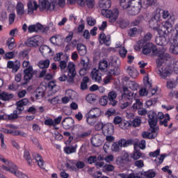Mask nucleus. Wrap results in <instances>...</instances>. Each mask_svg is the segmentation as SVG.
<instances>
[{
  "instance_id": "nucleus-22",
  "label": "nucleus",
  "mask_w": 178,
  "mask_h": 178,
  "mask_svg": "<svg viewBox=\"0 0 178 178\" xmlns=\"http://www.w3.org/2000/svg\"><path fill=\"white\" fill-rule=\"evenodd\" d=\"M90 76L92 77V79L95 81H97V83H99V81H102V74L101 72H99V70H92Z\"/></svg>"
},
{
  "instance_id": "nucleus-9",
  "label": "nucleus",
  "mask_w": 178,
  "mask_h": 178,
  "mask_svg": "<svg viewBox=\"0 0 178 178\" xmlns=\"http://www.w3.org/2000/svg\"><path fill=\"white\" fill-rule=\"evenodd\" d=\"M149 131H153L156 133L158 131V127H156V123H158V119L156 117V113L154 111H149Z\"/></svg>"
},
{
  "instance_id": "nucleus-30",
  "label": "nucleus",
  "mask_w": 178,
  "mask_h": 178,
  "mask_svg": "<svg viewBox=\"0 0 178 178\" xmlns=\"http://www.w3.org/2000/svg\"><path fill=\"white\" fill-rule=\"evenodd\" d=\"M27 6L29 13H33L34 10H37V9H38V4L37 3V1L28 2Z\"/></svg>"
},
{
  "instance_id": "nucleus-35",
  "label": "nucleus",
  "mask_w": 178,
  "mask_h": 178,
  "mask_svg": "<svg viewBox=\"0 0 178 178\" xmlns=\"http://www.w3.org/2000/svg\"><path fill=\"white\" fill-rule=\"evenodd\" d=\"M6 45L10 51L15 49L17 47L16 43L15 42V38H8L6 41Z\"/></svg>"
},
{
  "instance_id": "nucleus-48",
  "label": "nucleus",
  "mask_w": 178,
  "mask_h": 178,
  "mask_svg": "<svg viewBox=\"0 0 178 178\" xmlns=\"http://www.w3.org/2000/svg\"><path fill=\"white\" fill-rule=\"evenodd\" d=\"M130 0H120V6L122 9H129L130 8Z\"/></svg>"
},
{
  "instance_id": "nucleus-1",
  "label": "nucleus",
  "mask_w": 178,
  "mask_h": 178,
  "mask_svg": "<svg viewBox=\"0 0 178 178\" xmlns=\"http://www.w3.org/2000/svg\"><path fill=\"white\" fill-rule=\"evenodd\" d=\"M59 68L63 73L67 72V76L69 77L67 83L73 84V83H74V77H76V74H77V72H76V65L72 62L67 64L66 61L60 60L58 65V69Z\"/></svg>"
},
{
  "instance_id": "nucleus-10",
  "label": "nucleus",
  "mask_w": 178,
  "mask_h": 178,
  "mask_svg": "<svg viewBox=\"0 0 178 178\" xmlns=\"http://www.w3.org/2000/svg\"><path fill=\"white\" fill-rule=\"evenodd\" d=\"M156 73H158L160 77L164 80H168V77L170 78L172 76H173V74H172L173 71L172 70V67L170 66H167L164 68H156Z\"/></svg>"
},
{
  "instance_id": "nucleus-46",
  "label": "nucleus",
  "mask_w": 178,
  "mask_h": 178,
  "mask_svg": "<svg viewBox=\"0 0 178 178\" xmlns=\"http://www.w3.org/2000/svg\"><path fill=\"white\" fill-rule=\"evenodd\" d=\"M95 117L92 116L91 114H89L88 113L86 114V122L90 126H94L95 124Z\"/></svg>"
},
{
  "instance_id": "nucleus-28",
  "label": "nucleus",
  "mask_w": 178,
  "mask_h": 178,
  "mask_svg": "<svg viewBox=\"0 0 178 178\" xmlns=\"http://www.w3.org/2000/svg\"><path fill=\"white\" fill-rule=\"evenodd\" d=\"M81 65L83 66V68L88 69L90 70L91 69V63H90V58L88 57L85 56L81 60Z\"/></svg>"
},
{
  "instance_id": "nucleus-42",
  "label": "nucleus",
  "mask_w": 178,
  "mask_h": 178,
  "mask_svg": "<svg viewBox=\"0 0 178 178\" xmlns=\"http://www.w3.org/2000/svg\"><path fill=\"white\" fill-rule=\"evenodd\" d=\"M13 98V94H9L8 92H3L0 93V99L2 101H9Z\"/></svg>"
},
{
  "instance_id": "nucleus-47",
  "label": "nucleus",
  "mask_w": 178,
  "mask_h": 178,
  "mask_svg": "<svg viewBox=\"0 0 178 178\" xmlns=\"http://www.w3.org/2000/svg\"><path fill=\"white\" fill-rule=\"evenodd\" d=\"M99 69L102 72H106V70L108 69V61L106 60L100 61L99 63Z\"/></svg>"
},
{
  "instance_id": "nucleus-60",
  "label": "nucleus",
  "mask_w": 178,
  "mask_h": 178,
  "mask_svg": "<svg viewBox=\"0 0 178 178\" xmlns=\"http://www.w3.org/2000/svg\"><path fill=\"white\" fill-rule=\"evenodd\" d=\"M165 158H166V154H161L160 156V157H157L155 160L154 162L156 163V164L158 165H161V163H162V162H163V159H165Z\"/></svg>"
},
{
  "instance_id": "nucleus-24",
  "label": "nucleus",
  "mask_w": 178,
  "mask_h": 178,
  "mask_svg": "<svg viewBox=\"0 0 178 178\" xmlns=\"http://www.w3.org/2000/svg\"><path fill=\"white\" fill-rule=\"evenodd\" d=\"M112 5V2L111 0H99V6L102 9V10H109V8H111Z\"/></svg>"
},
{
  "instance_id": "nucleus-34",
  "label": "nucleus",
  "mask_w": 178,
  "mask_h": 178,
  "mask_svg": "<svg viewBox=\"0 0 178 178\" xmlns=\"http://www.w3.org/2000/svg\"><path fill=\"white\" fill-rule=\"evenodd\" d=\"M162 16H163V19H168V21H166V22H169V23L175 22V15H170L169 13V11L168 10H164L163 12Z\"/></svg>"
},
{
  "instance_id": "nucleus-23",
  "label": "nucleus",
  "mask_w": 178,
  "mask_h": 178,
  "mask_svg": "<svg viewBox=\"0 0 178 178\" xmlns=\"http://www.w3.org/2000/svg\"><path fill=\"white\" fill-rule=\"evenodd\" d=\"M47 88L44 86H40L35 90V98L37 99H41L45 94Z\"/></svg>"
},
{
  "instance_id": "nucleus-38",
  "label": "nucleus",
  "mask_w": 178,
  "mask_h": 178,
  "mask_svg": "<svg viewBox=\"0 0 178 178\" xmlns=\"http://www.w3.org/2000/svg\"><path fill=\"white\" fill-rule=\"evenodd\" d=\"M88 83H90V78L88 76H84L81 83V90H87L88 88Z\"/></svg>"
},
{
  "instance_id": "nucleus-14",
  "label": "nucleus",
  "mask_w": 178,
  "mask_h": 178,
  "mask_svg": "<svg viewBox=\"0 0 178 178\" xmlns=\"http://www.w3.org/2000/svg\"><path fill=\"white\" fill-rule=\"evenodd\" d=\"M149 27L153 29L154 31H157L159 33L160 27H159V15H155L154 17L151 18L149 22Z\"/></svg>"
},
{
  "instance_id": "nucleus-51",
  "label": "nucleus",
  "mask_w": 178,
  "mask_h": 178,
  "mask_svg": "<svg viewBox=\"0 0 178 178\" xmlns=\"http://www.w3.org/2000/svg\"><path fill=\"white\" fill-rule=\"evenodd\" d=\"M86 101L90 104H92V102H95L97 101V95L95 94H89L86 96Z\"/></svg>"
},
{
  "instance_id": "nucleus-52",
  "label": "nucleus",
  "mask_w": 178,
  "mask_h": 178,
  "mask_svg": "<svg viewBox=\"0 0 178 178\" xmlns=\"http://www.w3.org/2000/svg\"><path fill=\"white\" fill-rule=\"evenodd\" d=\"M170 52L173 55H178V44H173L171 43L170 46Z\"/></svg>"
},
{
  "instance_id": "nucleus-62",
  "label": "nucleus",
  "mask_w": 178,
  "mask_h": 178,
  "mask_svg": "<svg viewBox=\"0 0 178 178\" xmlns=\"http://www.w3.org/2000/svg\"><path fill=\"white\" fill-rule=\"evenodd\" d=\"M88 136H91V131H82V133H81V135H79V137L78 138H86V137H88Z\"/></svg>"
},
{
  "instance_id": "nucleus-13",
  "label": "nucleus",
  "mask_w": 178,
  "mask_h": 178,
  "mask_svg": "<svg viewBox=\"0 0 178 178\" xmlns=\"http://www.w3.org/2000/svg\"><path fill=\"white\" fill-rule=\"evenodd\" d=\"M157 121L160 120L161 126H163L164 127H168V123L170 121V117L169 114L163 115V113L159 112L156 114Z\"/></svg>"
},
{
  "instance_id": "nucleus-57",
  "label": "nucleus",
  "mask_w": 178,
  "mask_h": 178,
  "mask_svg": "<svg viewBox=\"0 0 178 178\" xmlns=\"http://www.w3.org/2000/svg\"><path fill=\"white\" fill-rule=\"evenodd\" d=\"M129 123H130L131 126H132L133 127H138V126H140V124H141V120H140L138 118H135L133 120V121H131Z\"/></svg>"
},
{
  "instance_id": "nucleus-29",
  "label": "nucleus",
  "mask_w": 178,
  "mask_h": 178,
  "mask_svg": "<svg viewBox=\"0 0 178 178\" xmlns=\"http://www.w3.org/2000/svg\"><path fill=\"white\" fill-rule=\"evenodd\" d=\"M76 49L81 56H84L87 54V47L83 44L79 43L76 46Z\"/></svg>"
},
{
  "instance_id": "nucleus-40",
  "label": "nucleus",
  "mask_w": 178,
  "mask_h": 178,
  "mask_svg": "<svg viewBox=\"0 0 178 178\" xmlns=\"http://www.w3.org/2000/svg\"><path fill=\"white\" fill-rule=\"evenodd\" d=\"M16 9L17 15L19 16H23V14L24 13V4H23L22 2H18Z\"/></svg>"
},
{
  "instance_id": "nucleus-15",
  "label": "nucleus",
  "mask_w": 178,
  "mask_h": 178,
  "mask_svg": "<svg viewBox=\"0 0 178 178\" xmlns=\"http://www.w3.org/2000/svg\"><path fill=\"white\" fill-rule=\"evenodd\" d=\"M177 84L178 76L172 75L167 81L166 87L168 90H172V88H176Z\"/></svg>"
},
{
  "instance_id": "nucleus-11",
  "label": "nucleus",
  "mask_w": 178,
  "mask_h": 178,
  "mask_svg": "<svg viewBox=\"0 0 178 178\" xmlns=\"http://www.w3.org/2000/svg\"><path fill=\"white\" fill-rule=\"evenodd\" d=\"M40 41H41V36L35 35L29 38L25 42V45L29 47V48H37V47H40Z\"/></svg>"
},
{
  "instance_id": "nucleus-19",
  "label": "nucleus",
  "mask_w": 178,
  "mask_h": 178,
  "mask_svg": "<svg viewBox=\"0 0 178 178\" xmlns=\"http://www.w3.org/2000/svg\"><path fill=\"white\" fill-rule=\"evenodd\" d=\"M170 58L169 54H159V58L156 60L157 69L162 68V65L165 63V60H168Z\"/></svg>"
},
{
  "instance_id": "nucleus-5",
  "label": "nucleus",
  "mask_w": 178,
  "mask_h": 178,
  "mask_svg": "<svg viewBox=\"0 0 178 178\" xmlns=\"http://www.w3.org/2000/svg\"><path fill=\"white\" fill-rule=\"evenodd\" d=\"M138 49H141V48H143V54H144V55H148L151 51L154 55H156V54H158V49L156 48V46L151 42H147L144 44L143 41L140 40L138 42Z\"/></svg>"
},
{
  "instance_id": "nucleus-37",
  "label": "nucleus",
  "mask_w": 178,
  "mask_h": 178,
  "mask_svg": "<svg viewBox=\"0 0 178 178\" xmlns=\"http://www.w3.org/2000/svg\"><path fill=\"white\" fill-rule=\"evenodd\" d=\"M108 76H118L120 73V70L118 67H111L108 70Z\"/></svg>"
},
{
  "instance_id": "nucleus-43",
  "label": "nucleus",
  "mask_w": 178,
  "mask_h": 178,
  "mask_svg": "<svg viewBox=\"0 0 178 178\" xmlns=\"http://www.w3.org/2000/svg\"><path fill=\"white\" fill-rule=\"evenodd\" d=\"M83 131H84V128L80 126H76L72 129V132L76 136L77 138H79Z\"/></svg>"
},
{
  "instance_id": "nucleus-18",
  "label": "nucleus",
  "mask_w": 178,
  "mask_h": 178,
  "mask_svg": "<svg viewBox=\"0 0 178 178\" xmlns=\"http://www.w3.org/2000/svg\"><path fill=\"white\" fill-rule=\"evenodd\" d=\"M168 35H170L165 34L164 36L157 37L155 40L156 44L160 47H166L169 44V38H168Z\"/></svg>"
},
{
  "instance_id": "nucleus-31",
  "label": "nucleus",
  "mask_w": 178,
  "mask_h": 178,
  "mask_svg": "<svg viewBox=\"0 0 178 178\" xmlns=\"http://www.w3.org/2000/svg\"><path fill=\"white\" fill-rule=\"evenodd\" d=\"M88 113L91 115L95 119H98L102 115L101 109L98 108H92Z\"/></svg>"
},
{
  "instance_id": "nucleus-4",
  "label": "nucleus",
  "mask_w": 178,
  "mask_h": 178,
  "mask_svg": "<svg viewBox=\"0 0 178 178\" xmlns=\"http://www.w3.org/2000/svg\"><path fill=\"white\" fill-rule=\"evenodd\" d=\"M6 163H8V166L3 165L2 168L3 170H6L7 172H10V173H12L13 175H15L16 177L19 178H29V176H27L26 174L18 171L19 168H17V165L13 163L12 161H7Z\"/></svg>"
},
{
  "instance_id": "nucleus-56",
  "label": "nucleus",
  "mask_w": 178,
  "mask_h": 178,
  "mask_svg": "<svg viewBox=\"0 0 178 178\" xmlns=\"http://www.w3.org/2000/svg\"><path fill=\"white\" fill-rule=\"evenodd\" d=\"M156 174L154 171H147L144 172L143 178H154Z\"/></svg>"
},
{
  "instance_id": "nucleus-39",
  "label": "nucleus",
  "mask_w": 178,
  "mask_h": 178,
  "mask_svg": "<svg viewBox=\"0 0 178 178\" xmlns=\"http://www.w3.org/2000/svg\"><path fill=\"white\" fill-rule=\"evenodd\" d=\"M39 51L43 56L48 55V54H51V48H49V47L45 44L40 46L39 48Z\"/></svg>"
},
{
  "instance_id": "nucleus-6",
  "label": "nucleus",
  "mask_w": 178,
  "mask_h": 178,
  "mask_svg": "<svg viewBox=\"0 0 178 178\" xmlns=\"http://www.w3.org/2000/svg\"><path fill=\"white\" fill-rule=\"evenodd\" d=\"M175 31L173 30L172 23L169 22H164L161 26V31L166 35H170V37H173L175 35H178V24L175 26Z\"/></svg>"
},
{
  "instance_id": "nucleus-25",
  "label": "nucleus",
  "mask_w": 178,
  "mask_h": 178,
  "mask_svg": "<svg viewBox=\"0 0 178 178\" xmlns=\"http://www.w3.org/2000/svg\"><path fill=\"white\" fill-rule=\"evenodd\" d=\"M42 30V25L41 24L31 25L28 27L29 33H41Z\"/></svg>"
},
{
  "instance_id": "nucleus-49",
  "label": "nucleus",
  "mask_w": 178,
  "mask_h": 178,
  "mask_svg": "<svg viewBox=\"0 0 178 178\" xmlns=\"http://www.w3.org/2000/svg\"><path fill=\"white\" fill-rule=\"evenodd\" d=\"M49 60H40L38 63V66L40 69H48L49 67Z\"/></svg>"
},
{
  "instance_id": "nucleus-59",
  "label": "nucleus",
  "mask_w": 178,
  "mask_h": 178,
  "mask_svg": "<svg viewBox=\"0 0 178 178\" xmlns=\"http://www.w3.org/2000/svg\"><path fill=\"white\" fill-rule=\"evenodd\" d=\"M130 6H143V4L141 3V0H130Z\"/></svg>"
},
{
  "instance_id": "nucleus-33",
  "label": "nucleus",
  "mask_w": 178,
  "mask_h": 178,
  "mask_svg": "<svg viewBox=\"0 0 178 178\" xmlns=\"http://www.w3.org/2000/svg\"><path fill=\"white\" fill-rule=\"evenodd\" d=\"M141 7L137 6H131V8L129 10L128 13L131 16H136V15H138L140 13V10Z\"/></svg>"
},
{
  "instance_id": "nucleus-21",
  "label": "nucleus",
  "mask_w": 178,
  "mask_h": 178,
  "mask_svg": "<svg viewBox=\"0 0 178 178\" xmlns=\"http://www.w3.org/2000/svg\"><path fill=\"white\" fill-rule=\"evenodd\" d=\"M102 137L101 134H95L91 139L92 145L93 147H101L102 145Z\"/></svg>"
},
{
  "instance_id": "nucleus-12",
  "label": "nucleus",
  "mask_w": 178,
  "mask_h": 178,
  "mask_svg": "<svg viewBox=\"0 0 178 178\" xmlns=\"http://www.w3.org/2000/svg\"><path fill=\"white\" fill-rule=\"evenodd\" d=\"M24 79L26 81L25 84H27V83L33 79V76H35L37 74V71L33 70V66H29V67L24 70Z\"/></svg>"
},
{
  "instance_id": "nucleus-53",
  "label": "nucleus",
  "mask_w": 178,
  "mask_h": 178,
  "mask_svg": "<svg viewBox=\"0 0 178 178\" xmlns=\"http://www.w3.org/2000/svg\"><path fill=\"white\" fill-rule=\"evenodd\" d=\"M132 108L134 109H141L143 108V102L140 99H137L136 103L133 104Z\"/></svg>"
},
{
  "instance_id": "nucleus-3",
  "label": "nucleus",
  "mask_w": 178,
  "mask_h": 178,
  "mask_svg": "<svg viewBox=\"0 0 178 178\" xmlns=\"http://www.w3.org/2000/svg\"><path fill=\"white\" fill-rule=\"evenodd\" d=\"M29 104V99H22L16 103L17 108L13 111V113L8 115V120H13L19 118V115H22L24 111V106Z\"/></svg>"
},
{
  "instance_id": "nucleus-50",
  "label": "nucleus",
  "mask_w": 178,
  "mask_h": 178,
  "mask_svg": "<svg viewBox=\"0 0 178 178\" xmlns=\"http://www.w3.org/2000/svg\"><path fill=\"white\" fill-rule=\"evenodd\" d=\"M111 65L112 66L115 67H119V65H120V60L118 56H111Z\"/></svg>"
},
{
  "instance_id": "nucleus-7",
  "label": "nucleus",
  "mask_w": 178,
  "mask_h": 178,
  "mask_svg": "<svg viewBox=\"0 0 178 178\" xmlns=\"http://www.w3.org/2000/svg\"><path fill=\"white\" fill-rule=\"evenodd\" d=\"M102 15L104 17H107L110 23H115L118 20V16H119V9L114 8L111 10H102Z\"/></svg>"
},
{
  "instance_id": "nucleus-63",
  "label": "nucleus",
  "mask_w": 178,
  "mask_h": 178,
  "mask_svg": "<svg viewBox=\"0 0 178 178\" xmlns=\"http://www.w3.org/2000/svg\"><path fill=\"white\" fill-rule=\"evenodd\" d=\"M134 165L136 166V168H144V161H143V160H136L134 163Z\"/></svg>"
},
{
  "instance_id": "nucleus-64",
  "label": "nucleus",
  "mask_w": 178,
  "mask_h": 178,
  "mask_svg": "<svg viewBox=\"0 0 178 178\" xmlns=\"http://www.w3.org/2000/svg\"><path fill=\"white\" fill-rule=\"evenodd\" d=\"M65 152L66 154H73L76 152V147H67L65 148Z\"/></svg>"
},
{
  "instance_id": "nucleus-55",
  "label": "nucleus",
  "mask_w": 178,
  "mask_h": 178,
  "mask_svg": "<svg viewBox=\"0 0 178 178\" xmlns=\"http://www.w3.org/2000/svg\"><path fill=\"white\" fill-rule=\"evenodd\" d=\"M141 156H143V153H141V152L140 150H135L134 152L132 158L135 161H137V160L140 159L141 158Z\"/></svg>"
},
{
  "instance_id": "nucleus-20",
  "label": "nucleus",
  "mask_w": 178,
  "mask_h": 178,
  "mask_svg": "<svg viewBox=\"0 0 178 178\" xmlns=\"http://www.w3.org/2000/svg\"><path fill=\"white\" fill-rule=\"evenodd\" d=\"M118 97V93L115 91H111L108 94V99L109 105H112V106H116L118 104V101H116V98Z\"/></svg>"
},
{
  "instance_id": "nucleus-54",
  "label": "nucleus",
  "mask_w": 178,
  "mask_h": 178,
  "mask_svg": "<svg viewBox=\"0 0 178 178\" xmlns=\"http://www.w3.org/2000/svg\"><path fill=\"white\" fill-rule=\"evenodd\" d=\"M24 157L27 161L29 165H31L33 160L31 159V156H30V152L29 150L24 151Z\"/></svg>"
},
{
  "instance_id": "nucleus-45",
  "label": "nucleus",
  "mask_w": 178,
  "mask_h": 178,
  "mask_svg": "<svg viewBox=\"0 0 178 178\" xmlns=\"http://www.w3.org/2000/svg\"><path fill=\"white\" fill-rule=\"evenodd\" d=\"M143 82L145 84V89L149 91L152 88V83L149 81V78H148V76H145L143 79Z\"/></svg>"
},
{
  "instance_id": "nucleus-41",
  "label": "nucleus",
  "mask_w": 178,
  "mask_h": 178,
  "mask_svg": "<svg viewBox=\"0 0 178 178\" xmlns=\"http://www.w3.org/2000/svg\"><path fill=\"white\" fill-rule=\"evenodd\" d=\"M127 70L131 77H132L133 79H136V77H137L138 72H137V70H136L134 67H128Z\"/></svg>"
},
{
  "instance_id": "nucleus-58",
  "label": "nucleus",
  "mask_w": 178,
  "mask_h": 178,
  "mask_svg": "<svg viewBox=\"0 0 178 178\" xmlns=\"http://www.w3.org/2000/svg\"><path fill=\"white\" fill-rule=\"evenodd\" d=\"M124 162H130V156L127 152L124 154L122 159H121L120 161V163H123Z\"/></svg>"
},
{
  "instance_id": "nucleus-32",
  "label": "nucleus",
  "mask_w": 178,
  "mask_h": 178,
  "mask_svg": "<svg viewBox=\"0 0 178 178\" xmlns=\"http://www.w3.org/2000/svg\"><path fill=\"white\" fill-rule=\"evenodd\" d=\"M99 38L101 41L103 42L104 44H105L107 46L111 45V36H106L105 33H101L99 35Z\"/></svg>"
},
{
  "instance_id": "nucleus-2",
  "label": "nucleus",
  "mask_w": 178,
  "mask_h": 178,
  "mask_svg": "<svg viewBox=\"0 0 178 178\" xmlns=\"http://www.w3.org/2000/svg\"><path fill=\"white\" fill-rule=\"evenodd\" d=\"M134 93L129 90V88L122 87V92L120 99V106L121 109H126L127 106H130L133 104V98Z\"/></svg>"
},
{
  "instance_id": "nucleus-8",
  "label": "nucleus",
  "mask_w": 178,
  "mask_h": 178,
  "mask_svg": "<svg viewBox=\"0 0 178 178\" xmlns=\"http://www.w3.org/2000/svg\"><path fill=\"white\" fill-rule=\"evenodd\" d=\"M58 5L56 0H39V8L40 10H54L55 7Z\"/></svg>"
},
{
  "instance_id": "nucleus-16",
  "label": "nucleus",
  "mask_w": 178,
  "mask_h": 178,
  "mask_svg": "<svg viewBox=\"0 0 178 178\" xmlns=\"http://www.w3.org/2000/svg\"><path fill=\"white\" fill-rule=\"evenodd\" d=\"M62 126L65 130H70L74 126V120L70 117L66 118L62 121Z\"/></svg>"
},
{
  "instance_id": "nucleus-26",
  "label": "nucleus",
  "mask_w": 178,
  "mask_h": 178,
  "mask_svg": "<svg viewBox=\"0 0 178 178\" xmlns=\"http://www.w3.org/2000/svg\"><path fill=\"white\" fill-rule=\"evenodd\" d=\"M124 80L127 81V86L129 87V88L133 90V91H137V90H138V83L132 81H129V78L127 77H124Z\"/></svg>"
},
{
  "instance_id": "nucleus-17",
  "label": "nucleus",
  "mask_w": 178,
  "mask_h": 178,
  "mask_svg": "<svg viewBox=\"0 0 178 178\" xmlns=\"http://www.w3.org/2000/svg\"><path fill=\"white\" fill-rule=\"evenodd\" d=\"M104 136H112L115 133V128L111 123L104 124L102 131Z\"/></svg>"
},
{
  "instance_id": "nucleus-27",
  "label": "nucleus",
  "mask_w": 178,
  "mask_h": 178,
  "mask_svg": "<svg viewBox=\"0 0 178 178\" xmlns=\"http://www.w3.org/2000/svg\"><path fill=\"white\" fill-rule=\"evenodd\" d=\"M118 145H120V148H122V147H129V145H134V140L133 139H120L118 141Z\"/></svg>"
},
{
  "instance_id": "nucleus-61",
  "label": "nucleus",
  "mask_w": 178,
  "mask_h": 178,
  "mask_svg": "<svg viewBox=\"0 0 178 178\" xmlns=\"http://www.w3.org/2000/svg\"><path fill=\"white\" fill-rule=\"evenodd\" d=\"M129 126H131L130 122L127 121H122L121 123L119 124V127H120V129H122L123 130L129 129Z\"/></svg>"
},
{
  "instance_id": "nucleus-44",
  "label": "nucleus",
  "mask_w": 178,
  "mask_h": 178,
  "mask_svg": "<svg viewBox=\"0 0 178 178\" xmlns=\"http://www.w3.org/2000/svg\"><path fill=\"white\" fill-rule=\"evenodd\" d=\"M48 87L50 90H51V91H53V92H57L58 91H59V88L58 87V86H56V83L55 82V81H51L50 82H49Z\"/></svg>"
},
{
  "instance_id": "nucleus-36",
  "label": "nucleus",
  "mask_w": 178,
  "mask_h": 178,
  "mask_svg": "<svg viewBox=\"0 0 178 178\" xmlns=\"http://www.w3.org/2000/svg\"><path fill=\"white\" fill-rule=\"evenodd\" d=\"M33 156L36 162H38V166L41 168V169H45V168L44 167V160L42 159L41 155L36 154Z\"/></svg>"
}]
</instances>
